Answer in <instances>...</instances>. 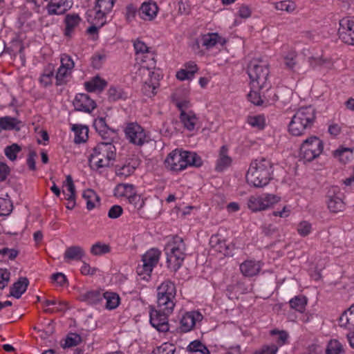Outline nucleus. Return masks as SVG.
Wrapping results in <instances>:
<instances>
[{"instance_id": "f257e3e1", "label": "nucleus", "mask_w": 354, "mask_h": 354, "mask_svg": "<svg viewBox=\"0 0 354 354\" xmlns=\"http://www.w3.org/2000/svg\"><path fill=\"white\" fill-rule=\"evenodd\" d=\"M116 148L110 142H99L93 149L89 157L91 169L102 173L106 168L112 167L116 159Z\"/></svg>"}, {"instance_id": "f03ea898", "label": "nucleus", "mask_w": 354, "mask_h": 354, "mask_svg": "<svg viewBox=\"0 0 354 354\" xmlns=\"http://www.w3.org/2000/svg\"><path fill=\"white\" fill-rule=\"evenodd\" d=\"M201 158L196 153L176 149L170 152L165 160V167L172 171L179 172L188 167H199Z\"/></svg>"}, {"instance_id": "7ed1b4c3", "label": "nucleus", "mask_w": 354, "mask_h": 354, "mask_svg": "<svg viewBox=\"0 0 354 354\" xmlns=\"http://www.w3.org/2000/svg\"><path fill=\"white\" fill-rule=\"evenodd\" d=\"M272 164L266 158L256 159L250 163L246 174L248 184L256 187H263L272 179Z\"/></svg>"}, {"instance_id": "20e7f679", "label": "nucleus", "mask_w": 354, "mask_h": 354, "mask_svg": "<svg viewBox=\"0 0 354 354\" xmlns=\"http://www.w3.org/2000/svg\"><path fill=\"white\" fill-rule=\"evenodd\" d=\"M315 119V111L312 106L301 107L292 116L288 125V131L292 136H300L311 129Z\"/></svg>"}, {"instance_id": "39448f33", "label": "nucleus", "mask_w": 354, "mask_h": 354, "mask_svg": "<svg viewBox=\"0 0 354 354\" xmlns=\"http://www.w3.org/2000/svg\"><path fill=\"white\" fill-rule=\"evenodd\" d=\"M185 250L186 245L181 237L174 236L168 241L165 251L167 267L171 271L176 272L181 267L186 257Z\"/></svg>"}, {"instance_id": "423d86ee", "label": "nucleus", "mask_w": 354, "mask_h": 354, "mask_svg": "<svg viewBox=\"0 0 354 354\" xmlns=\"http://www.w3.org/2000/svg\"><path fill=\"white\" fill-rule=\"evenodd\" d=\"M176 288L173 281L165 280L157 288L158 308L173 313L176 306Z\"/></svg>"}, {"instance_id": "0eeeda50", "label": "nucleus", "mask_w": 354, "mask_h": 354, "mask_svg": "<svg viewBox=\"0 0 354 354\" xmlns=\"http://www.w3.org/2000/svg\"><path fill=\"white\" fill-rule=\"evenodd\" d=\"M161 256V251L156 248L147 250L142 257L141 263L136 268L138 280L149 281L153 268L158 265Z\"/></svg>"}, {"instance_id": "6e6552de", "label": "nucleus", "mask_w": 354, "mask_h": 354, "mask_svg": "<svg viewBox=\"0 0 354 354\" xmlns=\"http://www.w3.org/2000/svg\"><path fill=\"white\" fill-rule=\"evenodd\" d=\"M324 149L322 141L317 136L305 140L300 147V156L307 162H311L322 153Z\"/></svg>"}, {"instance_id": "1a4fd4ad", "label": "nucleus", "mask_w": 354, "mask_h": 354, "mask_svg": "<svg viewBox=\"0 0 354 354\" xmlns=\"http://www.w3.org/2000/svg\"><path fill=\"white\" fill-rule=\"evenodd\" d=\"M248 75L252 88L261 90L268 86L269 68L265 65L251 64L248 67Z\"/></svg>"}, {"instance_id": "9d476101", "label": "nucleus", "mask_w": 354, "mask_h": 354, "mask_svg": "<svg viewBox=\"0 0 354 354\" xmlns=\"http://www.w3.org/2000/svg\"><path fill=\"white\" fill-rule=\"evenodd\" d=\"M124 131L129 142L136 146L141 147L150 140L149 133L138 123H128Z\"/></svg>"}, {"instance_id": "9b49d317", "label": "nucleus", "mask_w": 354, "mask_h": 354, "mask_svg": "<svg viewBox=\"0 0 354 354\" xmlns=\"http://www.w3.org/2000/svg\"><path fill=\"white\" fill-rule=\"evenodd\" d=\"M133 47L136 54V59L140 61L142 67L146 68L147 70L154 68L156 66L155 55L151 48L139 39L133 41Z\"/></svg>"}, {"instance_id": "f8f14e48", "label": "nucleus", "mask_w": 354, "mask_h": 354, "mask_svg": "<svg viewBox=\"0 0 354 354\" xmlns=\"http://www.w3.org/2000/svg\"><path fill=\"white\" fill-rule=\"evenodd\" d=\"M281 198L275 194H263L261 196H251L248 207L254 212L266 210L279 202Z\"/></svg>"}, {"instance_id": "ddd939ff", "label": "nucleus", "mask_w": 354, "mask_h": 354, "mask_svg": "<svg viewBox=\"0 0 354 354\" xmlns=\"http://www.w3.org/2000/svg\"><path fill=\"white\" fill-rule=\"evenodd\" d=\"M171 313L160 308H158V309L151 308L149 311L150 324L159 332L165 333L169 329L168 317Z\"/></svg>"}, {"instance_id": "4468645a", "label": "nucleus", "mask_w": 354, "mask_h": 354, "mask_svg": "<svg viewBox=\"0 0 354 354\" xmlns=\"http://www.w3.org/2000/svg\"><path fill=\"white\" fill-rule=\"evenodd\" d=\"M339 39L349 45H354V17H347L339 21Z\"/></svg>"}, {"instance_id": "2eb2a0df", "label": "nucleus", "mask_w": 354, "mask_h": 354, "mask_svg": "<svg viewBox=\"0 0 354 354\" xmlns=\"http://www.w3.org/2000/svg\"><path fill=\"white\" fill-rule=\"evenodd\" d=\"M203 319V315L196 310L186 312L180 319L179 330L181 333H187L194 328Z\"/></svg>"}, {"instance_id": "dca6fc26", "label": "nucleus", "mask_w": 354, "mask_h": 354, "mask_svg": "<svg viewBox=\"0 0 354 354\" xmlns=\"http://www.w3.org/2000/svg\"><path fill=\"white\" fill-rule=\"evenodd\" d=\"M327 198V205L330 212L337 213L344 209L345 204L342 199V194L340 192L339 187H330L328 192Z\"/></svg>"}, {"instance_id": "f3484780", "label": "nucleus", "mask_w": 354, "mask_h": 354, "mask_svg": "<svg viewBox=\"0 0 354 354\" xmlns=\"http://www.w3.org/2000/svg\"><path fill=\"white\" fill-rule=\"evenodd\" d=\"M82 21V19L78 14H67L63 21L64 25L63 34L64 37L68 39H72L80 29Z\"/></svg>"}, {"instance_id": "a211bd4d", "label": "nucleus", "mask_w": 354, "mask_h": 354, "mask_svg": "<svg viewBox=\"0 0 354 354\" xmlns=\"http://www.w3.org/2000/svg\"><path fill=\"white\" fill-rule=\"evenodd\" d=\"M116 0H95L94 10L95 12V19H97L100 24L104 23V18L106 15L110 13Z\"/></svg>"}, {"instance_id": "6ab92c4d", "label": "nucleus", "mask_w": 354, "mask_h": 354, "mask_svg": "<svg viewBox=\"0 0 354 354\" xmlns=\"http://www.w3.org/2000/svg\"><path fill=\"white\" fill-rule=\"evenodd\" d=\"M226 40L216 32H207L201 35L198 40V44L206 50L214 48L216 44L223 46Z\"/></svg>"}, {"instance_id": "aec40b11", "label": "nucleus", "mask_w": 354, "mask_h": 354, "mask_svg": "<svg viewBox=\"0 0 354 354\" xmlns=\"http://www.w3.org/2000/svg\"><path fill=\"white\" fill-rule=\"evenodd\" d=\"M46 313H64L69 308L68 303L56 298L47 299L43 302Z\"/></svg>"}, {"instance_id": "412c9836", "label": "nucleus", "mask_w": 354, "mask_h": 354, "mask_svg": "<svg viewBox=\"0 0 354 354\" xmlns=\"http://www.w3.org/2000/svg\"><path fill=\"white\" fill-rule=\"evenodd\" d=\"M74 106L78 111L91 113L96 108V103L87 94L79 93L75 96Z\"/></svg>"}, {"instance_id": "4be33fe9", "label": "nucleus", "mask_w": 354, "mask_h": 354, "mask_svg": "<svg viewBox=\"0 0 354 354\" xmlns=\"http://www.w3.org/2000/svg\"><path fill=\"white\" fill-rule=\"evenodd\" d=\"M73 6L72 0H51L46 6L49 15H62L68 10Z\"/></svg>"}, {"instance_id": "5701e85b", "label": "nucleus", "mask_w": 354, "mask_h": 354, "mask_svg": "<svg viewBox=\"0 0 354 354\" xmlns=\"http://www.w3.org/2000/svg\"><path fill=\"white\" fill-rule=\"evenodd\" d=\"M158 10L156 2L148 1L142 3L138 10V15L143 20L151 21L157 16Z\"/></svg>"}, {"instance_id": "b1692460", "label": "nucleus", "mask_w": 354, "mask_h": 354, "mask_svg": "<svg viewBox=\"0 0 354 354\" xmlns=\"http://www.w3.org/2000/svg\"><path fill=\"white\" fill-rule=\"evenodd\" d=\"M180 120L183 127L189 131L198 128L199 118L192 111H182L180 114Z\"/></svg>"}, {"instance_id": "393cba45", "label": "nucleus", "mask_w": 354, "mask_h": 354, "mask_svg": "<svg viewBox=\"0 0 354 354\" xmlns=\"http://www.w3.org/2000/svg\"><path fill=\"white\" fill-rule=\"evenodd\" d=\"M262 267L260 261L254 260H246L240 265V271L247 277H252L259 274Z\"/></svg>"}, {"instance_id": "a878e982", "label": "nucleus", "mask_w": 354, "mask_h": 354, "mask_svg": "<svg viewBox=\"0 0 354 354\" xmlns=\"http://www.w3.org/2000/svg\"><path fill=\"white\" fill-rule=\"evenodd\" d=\"M159 86V75L153 72L149 79L143 84L142 91L146 96L151 97L157 93Z\"/></svg>"}, {"instance_id": "bb28decb", "label": "nucleus", "mask_w": 354, "mask_h": 354, "mask_svg": "<svg viewBox=\"0 0 354 354\" xmlns=\"http://www.w3.org/2000/svg\"><path fill=\"white\" fill-rule=\"evenodd\" d=\"M228 151L229 149L226 145H223L220 148L215 167L216 171H223L231 165L232 159L229 156Z\"/></svg>"}, {"instance_id": "cd10ccee", "label": "nucleus", "mask_w": 354, "mask_h": 354, "mask_svg": "<svg viewBox=\"0 0 354 354\" xmlns=\"http://www.w3.org/2000/svg\"><path fill=\"white\" fill-rule=\"evenodd\" d=\"M86 252L80 245H72L67 248L64 254V261L69 263L72 261H80L85 257Z\"/></svg>"}, {"instance_id": "c85d7f7f", "label": "nucleus", "mask_w": 354, "mask_h": 354, "mask_svg": "<svg viewBox=\"0 0 354 354\" xmlns=\"http://www.w3.org/2000/svg\"><path fill=\"white\" fill-rule=\"evenodd\" d=\"M55 75V69L52 64H48L45 66L39 77L41 86L46 88L52 86Z\"/></svg>"}, {"instance_id": "c756f323", "label": "nucleus", "mask_w": 354, "mask_h": 354, "mask_svg": "<svg viewBox=\"0 0 354 354\" xmlns=\"http://www.w3.org/2000/svg\"><path fill=\"white\" fill-rule=\"evenodd\" d=\"M21 121L11 116L0 117V131H19Z\"/></svg>"}, {"instance_id": "7c9ffc66", "label": "nucleus", "mask_w": 354, "mask_h": 354, "mask_svg": "<svg viewBox=\"0 0 354 354\" xmlns=\"http://www.w3.org/2000/svg\"><path fill=\"white\" fill-rule=\"evenodd\" d=\"M71 130L75 133L74 142L77 144L84 143L88 138V128L82 124H72Z\"/></svg>"}, {"instance_id": "2f4dec72", "label": "nucleus", "mask_w": 354, "mask_h": 354, "mask_svg": "<svg viewBox=\"0 0 354 354\" xmlns=\"http://www.w3.org/2000/svg\"><path fill=\"white\" fill-rule=\"evenodd\" d=\"M212 250L214 252L227 256L230 254V248L224 239H221L218 236H212L210 240Z\"/></svg>"}, {"instance_id": "473e14b6", "label": "nucleus", "mask_w": 354, "mask_h": 354, "mask_svg": "<svg viewBox=\"0 0 354 354\" xmlns=\"http://www.w3.org/2000/svg\"><path fill=\"white\" fill-rule=\"evenodd\" d=\"M103 292L98 290H89L84 293H81L79 299L88 304H97L102 299Z\"/></svg>"}, {"instance_id": "72a5a7b5", "label": "nucleus", "mask_w": 354, "mask_h": 354, "mask_svg": "<svg viewBox=\"0 0 354 354\" xmlns=\"http://www.w3.org/2000/svg\"><path fill=\"white\" fill-rule=\"evenodd\" d=\"M73 78V73L68 70H64L61 67H58L56 71L55 80L57 86L66 85Z\"/></svg>"}, {"instance_id": "f704fd0d", "label": "nucleus", "mask_w": 354, "mask_h": 354, "mask_svg": "<svg viewBox=\"0 0 354 354\" xmlns=\"http://www.w3.org/2000/svg\"><path fill=\"white\" fill-rule=\"evenodd\" d=\"M136 192L135 187L132 184L121 183L118 184L115 189V196L118 198L125 197L127 199Z\"/></svg>"}, {"instance_id": "c9c22d12", "label": "nucleus", "mask_w": 354, "mask_h": 354, "mask_svg": "<svg viewBox=\"0 0 354 354\" xmlns=\"http://www.w3.org/2000/svg\"><path fill=\"white\" fill-rule=\"evenodd\" d=\"M137 166L138 164L134 161L127 162L122 166H117L115 174L121 178H127L134 173Z\"/></svg>"}, {"instance_id": "e433bc0d", "label": "nucleus", "mask_w": 354, "mask_h": 354, "mask_svg": "<svg viewBox=\"0 0 354 354\" xmlns=\"http://www.w3.org/2000/svg\"><path fill=\"white\" fill-rule=\"evenodd\" d=\"M339 321L342 326L354 329V304L342 315Z\"/></svg>"}, {"instance_id": "4c0bfd02", "label": "nucleus", "mask_w": 354, "mask_h": 354, "mask_svg": "<svg viewBox=\"0 0 354 354\" xmlns=\"http://www.w3.org/2000/svg\"><path fill=\"white\" fill-rule=\"evenodd\" d=\"M86 89L89 92L101 91L106 86V82L104 80L95 77L90 81L84 84Z\"/></svg>"}, {"instance_id": "58836bf2", "label": "nucleus", "mask_w": 354, "mask_h": 354, "mask_svg": "<svg viewBox=\"0 0 354 354\" xmlns=\"http://www.w3.org/2000/svg\"><path fill=\"white\" fill-rule=\"evenodd\" d=\"M308 299L304 295H297L291 299L289 301L290 307L301 313L306 310Z\"/></svg>"}, {"instance_id": "ea45409f", "label": "nucleus", "mask_w": 354, "mask_h": 354, "mask_svg": "<svg viewBox=\"0 0 354 354\" xmlns=\"http://www.w3.org/2000/svg\"><path fill=\"white\" fill-rule=\"evenodd\" d=\"M28 286V281L26 278H20L18 281L13 284L10 290L11 295L19 299L26 292Z\"/></svg>"}, {"instance_id": "a19ab883", "label": "nucleus", "mask_w": 354, "mask_h": 354, "mask_svg": "<svg viewBox=\"0 0 354 354\" xmlns=\"http://www.w3.org/2000/svg\"><path fill=\"white\" fill-rule=\"evenodd\" d=\"M106 300V308L109 310H113L116 308L120 301L119 295L113 292H103V297Z\"/></svg>"}, {"instance_id": "79ce46f5", "label": "nucleus", "mask_w": 354, "mask_h": 354, "mask_svg": "<svg viewBox=\"0 0 354 354\" xmlns=\"http://www.w3.org/2000/svg\"><path fill=\"white\" fill-rule=\"evenodd\" d=\"M247 122L252 127L262 130L266 126V118L262 114L250 115L247 117Z\"/></svg>"}, {"instance_id": "37998d69", "label": "nucleus", "mask_w": 354, "mask_h": 354, "mask_svg": "<svg viewBox=\"0 0 354 354\" xmlns=\"http://www.w3.org/2000/svg\"><path fill=\"white\" fill-rule=\"evenodd\" d=\"M334 157L346 164L353 158V150L350 148H340L334 151Z\"/></svg>"}, {"instance_id": "c03bdc74", "label": "nucleus", "mask_w": 354, "mask_h": 354, "mask_svg": "<svg viewBox=\"0 0 354 354\" xmlns=\"http://www.w3.org/2000/svg\"><path fill=\"white\" fill-rule=\"evenodd\" d=\"M111 252V246L102 242H96L93 244L90 250V252L94 256H101L108 254Z\"/></svg>"}, {"instance_id": "a18cd8bd", "label": "nucleus", "mask_w": 354, "mask_h": 354, "mask_svg": "<svg viewBox=\"0 0 354 354\" xmlns=\"http://www.w3.org/2000/svg\"><path fill=\"white\" fill-rule=\"evenodd\" d=\"M82 196L86 201V207L88 209H93L95 203L98 202L99 198L93 189H86L83 192Z\"/></svg>"}, {"instance_id": "49530a36", "label": "nucleus", "mask_w": 354, "mask_h": 354, "mask_svg": "<svg viewBox=\"0 0 354 354\" xmlns=\"http://www.w3.org/2000/svg\"><path fill=\"white\" fill-rule=\"evenodd\" d=\"M60 65L59 67L73 73L75 63L71 55L67 53H62L59 56Z\"/></svg>"}, {"instance_id": "de8ad7c7", "label": "nucleus", "mask_w": 354, "mask_h": 354, "mask_svg": "<svg viewBox=\"0 0 354 354\" xmlns=\"http://www.w3.org/2000/svg\"><path fill=\"white\" fill-rule=\"evenodd\" d=\"M274 8L277 10L285 11L288 13L293 12L296 8V3L291 0H284L276 2L274 4Z\"/></svg>"}, {"instance_id": "09e8293b", "label": "nucleus", "mask_w": 354, "mask_h": 354, "mask_svg": "<svg viewBox=\"0 0 354 354\" xmlns=\"http://www.w3.org/2000/svg\"><path fill=\"white\" fill-rule=\"evenodd\" d=\"M176 346L170 342H164L160 346H156L151 354H174Z\"/></svg>"}, {"instance_id": "8fccbe9b", "label": "nucleus", "mask_w": 354, "mask_h": 354, "mask_svg": "<svg viewBox=\"0 0 354 354\" xmlns=\"http://www.w3.org/2000/svg\"><path fill=\"white\" fill-rule=\"evenodd\" d=\"M187 351L196 354H209V349L200 341L195 340L187 346Z\"/></svg>"}, {"instance_id": "3c124183", "label": "nucleus", "mask_w": 354, "mask_h": 354, "mask_svg": "<svg viewBox=\"0 0 354 354\" xmlns=\"http://www.w3.org/2000/svg\"><path fill=\"white\" fill-rule=\"evenodd\" d=\"M326 354H344L342 344L337 339H331L327 345Z\"/></svg>"}, {"instance_id": "603ef678", "label": "nucleus", "mask_w": 354, "mask_h": 354, "mask_svg": "<svg viewBox=\"0 0 354 354\" xmlns=\"http://www.w3.org/2000/svg\"><path fill=\"white\" fill-rule=\"evenodd\" d=\"M13 209L12 201L9 198L0 197V216H7Z\"/></svg>"}, {"instance_id": "864d4df0", "label": "nucleus", "mask_w": 354, "mask_h": 354, "mask_svg": "<svg viewBox=\"0 0 354 354\" xmlns=\"http://www.w3.org/2000/svg\"><path fill=\"white\" fill-rule=\"evenodd\" d=\"M82 342V337L77 333H69L65 339L64 348H71L80 344Z\"/></svg>"}, {"instance_id": "5fc2aeb1", "label": "nucleus", "mask_w": 354, "mask_h": 354, "mask_svg": "<svg viewBox=\"0 0 354 354\" xmlns=\"http://www.w3.org/2000/svg\"><path fill=\"white\" fill-rule=\"evenodd\" d=\"M93 127L96 131H97L102 136L106 134L108 130L106 119L102 117L95 119L93 122Z\"/></svg>"}, {"instance_id": "6e6d98bb", "label": "nucleus", "mask_w": 354, "mask_h": 354, "mask_svg": "<svg viewBox=\"0 0 354 354\" xmlns=\"http://www.w3.org/2000/svg\"><path fill=\"white\" fill-rule=\"evenodd\" d=\"M21 148L17 144H12L10 146H8L5 148L4 152L5 155L9 158L10 160H16L17 157V154L21 151Z\"/></svg>"}, {"instance_id": "4d7b16f0", "label": "nucleus", "mask_w": 354, "mask_h": 354, "mask_svg": "<svg viewBox=\"0 0 354 354\" xmlns=\"http://www.w3.org/2000/svg\"><path fill=\"white\" fill-rule=\"evenodd\" d=\"M272 335H277L276 342L277 344L281 346L288 343L289 335L285 330H272L270 331Z\"/></svg>"}, {"instance_id": "13d9d810", "label": "nucleus", "mask_w": 354, "mask_h": 354, "mask_svg": "<svg viewBox=\"0 0 354 354\" xmlns=\"http://www.w3.org/2000/svg\"><path fill=\"white\" fill-rule=\"evenodd\" d=\"M128 202L133 205L134 208L137 210L141 209L145 203V199L142 198L140 195H138L134 192L128 199Z\"/></svg>"}, {"instance_id": "bf43d9fd", "label": "nucleus", "mask_w": 354, "mask_h": 354, "mask_svg": "<svg viewBox=\"0 0 354 354\" xmlns=\"http://www.w3.org/2000/svg\"><path fill=\"white\" fill-rule=\"evenodd\" d=\"M297 230L300 236H306L312 232V225L308 221H301L298 224Z\"/></svg>"}, {"instance_id": "052dcab7", "label": "nucleus", "mask_w": 354, "mask_h": 354, "mask_svg": "<svg viewBox=\"0 0 354 354\" xmlns=\"http://www.w3.org/2000/svg\"><path fill=\"white\" fill-rule=\"evenodd\" d=\"M108 94L109 99L113 101L126 97V95L122 88L113 86L109 89Z\"/></svg>"}, {"instance_id": "680f3d73", "label": "nucleus", "mask_w": 354, "mask_h": 354, "mask_svg": "<svg viewBox=\"0 0 354 354\" xmlns=\"http://www.w3.org/2000/svg\"><path fill=\"white\" fill-rule=\"evenodd\" d=\"M19 254V250L15 248H3L0 249V254L3 258H7L10 261H14L17 257Z\"/></svg>"}, {"instance_id": "e2e57ef3", "label": "nucleus", "mask_w": 354, "mask_h": 354, "mask_svg": "<svg viewBox=\"0 0 354 354\" xmlns=\"http://www.w3.org/2000/svg\"><path fill=\"white\" fill-rule=\"evenodd\" d=\"M277 350V346L274 344L270 346L264 345L257 350L253 354H276Z\"/></svg>"}, {"instance_id": "0e129e2a", "label": "nucleus", "mask_w": 354, "mask_h": 354, "mask_svg": "<svg viewBox=\"0 0 354 354\" xmlns=\"http://www.w3.org/2000/svg\"><path fill=\"white\" fill-rule=\"evenodd\" d=\"M252 89L253 90H252L248 95V100L255 105L263 104V102L261 99L260 93L258 91H254L255 88Z\"/></svg>"}, {"instance_id": "69168bd1", "label": "nucleus", "mask_w": 354, "mask_h": 354, "mask_svg": "<svg viewBox=\"0 0 354 354\" xmlns=\"http://www.w3.org/2000/svg\"><path fill=\"white\" fill-rule=\"evenodd\" d=\"M10 273L7 269H0V288L3 289L8 286Z\"/></svg>"}, {"instance_id": "338daca9", "label": "nucleus", "mask_w": 354, "mask_h": 354, "mask_svg": "<svg viewBox=\"0 0 354 354\" xmlns=\"http://www.w3.org/2000/svg\"><path fill=\"white\" fill-rule=\"evenodd\" d=\"M37 157V154L35 151L31 150L29 151L26 159V163L30 170L35 171L36 169L35 159Z\"/></svg>"}, {"instance_id": "774afa93", "label": "nucleus", "mask_w": 354, "mask_h": 354, "mask_svg": "<svg viewBox=\"0 0 354 354\" xmlns=\"http://www.w3.org/2000/svg\"><path fill=\"white\" fill-rule=\"evenodd\" d=\"M123 213V209L120 205H115L112 206L108 212V216L111 218H118Z\"/></svg>"}]
</instances>
